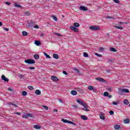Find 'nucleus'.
I'll return each mask as SVG.
<instances>
[{"label":"nucleus","instance_id":"obj_1","mask_svg":"<svg viewBox=\"0 0 130 130\" xmlns=\"http://www.w3.org/2000/svg\"><path fill=\"white\" fill-rule=\"evenodd\" d=\"M76 101L77 103H79L81 106H83L85 109H82V110H84V111H90L89 109H88L89 108V106H88V105L86 104L84 101L77 99H76Z\"/></svg>","mask_w":130,"mask_h":130},{"label":"nucleus","instance_id":"obj_2","mask_svg":"<svg viewBox=\"0 0 130 130\" xmlns=\"http://www.w3.org/2000/svg\"><path fill=\"white\" fill-rule=\"evenodd\" d=\"M24 62H26V63H28V64H33L35 63V60L31 59H25Z\"/></svg>","mask_w":130,"mask_h":130},{"label":"nucleus","instance_id":"obj_3","mask_svg":"<svg viewBox=\"0 0 130 130\" xmlns=\"http://www.w3.org/2000/svg\"><path fill=\"white\" fill-rule=\"evenodd\" d=\"M89 29L92 30V31H97L100 29V27L98 26H90L89 27Z\"/></svg>","mask_w":130,"mask_h":130},{"label":"nucleus","instance_id":"obj_4","mask_svg":"<svg viewBox=\"0 0 130 130\" xmlns=\"http://www.w3.org/2000/svg\"><path fill=\"white\" fill-rule=\"evenodd\" d=\"M33 117V115L31 113H26L24 114V115L22 116L23 118L27 119L29 117Z\"/></svg>","mask_w":130,"mask_h":130},{"label":"nucleus","instance_id":"obj_5","mask_svg":"<svg viewBox=\"0 0 130 130\" xmlns=\"http://www.w3.org/2000/svg\"><path fill=\"white\" fill-rule=\"evenodd\" d=\"M34 24H35V22L34 21H30V22L27 23L26 26L27 28H31V27H33Z\"/></svg>","mask_w":130,"mask_h":130},{"label":"nucleus","instance_id":"obj_6","mask_svg":"<svg viewBox=\"0 0 130 130\" xmlns=\"http://www.w3.org/2000/svg\"><path fill=\"white\" fill-rule=\"evenodd\" d=\"M119 92L120 93H129V90L127 89H124V88H123V89H121L119 90Z\"/></svg>","mask_w":130,"mask_h":130},{"label":"nucleus","instance_id":"obj_7","mask_svg":"<svg viewBox=\"0 0 130 130\" xmlns=\"http://www.w3.org/2000/svg\"><path fill=\"white\" fill-rule=\"evenodd\" d=\"M70 29L72 30V31H74V32H79V30L77 27H76L74 26H70Z\"/></svg>","mask_w":130,"mask_h":130},{"label":"nucleus","instance_id":"obj_8","mask_svg":"<svg viewBox=\"0 0 130 130\" xmlns=\"http://www.w3.org/2000/svg\"><path fill=\"white\" fill-rule=\"evenodd\" d=\"M51 79L53 82H57L58 81V78L55 76H51Z\"/></svg>","mask_w":130,"mask_h":130},{"label":"nucleus","instance_id":"obj_9","mask_svg":"<svg viewBox=\"0 0 130 130\" xmlns=\"http://www.w3.org/2000/svg\"><path fill=\"white\" fill-rule=\"evenodd\" d=\"M79 10H80V11H88V8L86 7H84V6H80L79 7Z\"/></svg>","mask_w":130,"mask_h":130},{"label":"nucleus","instance_id":"obj_10","mask_svg":"<svg viewBox=\"0 0 130 130\" xmlns=\"http://www.w3.org/2000/svg\"><path fill=\"white\" fill-rule=\"evenodd\" d=\"M95 80L99 81V82H106V80L102 78H95Z\"/></svg>","mask_w":130,"mask_h":130},{"label":"nucleus","instance_id":"obj_11","mask_svg":"<svg viewBox=\"0 0 130 130\" xmlns=\"http://www.w3.org/2000/svg\"><path fill=\"white\" fill-rule=\"evenodd\" d=\"M2 79L3 80V81H5V82H9V79L7 78H6V76L4 75L2 76Z\"/></svg>","mask_w":130,"mask_h":130},{"label":"nucleus","instance_id":"obj_12","mask_svg":"<svg viewBox=\"0 0 130 130\" xmlns=\"http://www.w3.org/2000/svg\"><path fill=\"white\" fill-rule=\"evenodd\" d=\"M76 91H78L80 93H81L82 94H83L84 93V90L82 88H77Z\"/></svg>","mask_w":130,"mask_h":130},{"label":"nucleus","instance_id":"obj_13","mask_svg":"<svg viewBox=\"0 0 130 130\" xmlns=\"http://www.w3.org/2000/svg\"><path fill=\"white\" fill-rule=\"evenodd\" d=\"M71 93L72 94V95H77V94H78V92L76 90H72L71 91Z\"/></svg>","mask_w":130,"mask_h":130},{"label":"nucleus","instance_id":"obj_14","mask_svg":"<svg viewBox=\"0 0 130 130\" xmlns=\"http://www.w3.org/2000/svg\"><path fill=\"white\" fill-rule=\"evenodd\" d=\"M81 117L83 120H87L88 119V117L85 115H81Z\"/></svg>","mask_w":130,"mask_h":130},{"label":"nucleus","instance_id":"obj_15","mask_svg":"<svg viewBox=\"0 0 130 130\" xmlns=\"http://www.w3.org/2000/svg\"><path fill=\"white\" fill-rule=\"evenodd\" d=\"M35 93L37 95H40V94H41V91H40V90L37 89L35 91Z\"/></svg>","mask_w":130,"mask_h":130},{"label":"nucleus","instance_id":"obj_16","mask_svg":"<svg viewBox=\"0 0 130 130\" xmlns=\"http://www.w3.org/2000/svg\"><path fill=\"white\" fill-rule=\"evenodd\" d=\"M35 44L36 45H37V46H39L41 44V43H40V41H35Z\"/></svg>","mask_w":130,"mask_h":130},{"label":"nucleus","instance_id":"obj_17","mask_svg":"<svg viewBox=\"0 0 130 130\" xmlns=\"http://www.w3.org/2000/svg\"><path fill=\"white\" fill-rule=\"evenodd\" d=\"M53 57L55 59H58V55L57 54H53Z\"/></svg>","mask_w":130,"mask_h":130},{"label":"nucleus","instance_id":"obj_18","mask_svg":"<svg viewBox=\"0 0 130 130\" xmlns=\"http://www.w3.org/2000/svg\"><path fill=\"white\" fill-rule=\"evenodd\" d=\"M114 27L116 29H119L120 30H122V29H123V27L121 26H114Z\"/></svg>","mask_w":130,"mask_h":130},{"label":"nucleus","instance_id":"obj_19","mask_svg":"<svg viewBox=\"0 0 130 130\" xmlns=\"http://www.w3.org/2000/svg\"><path fill=\"white\" fill-rule=\"evenodd\" d=\"M74 26L76 27V28H78V27H80V24H79V23H78V22H75L74 24Z\"/></svg>","mask_w":130,"mask_h":130},{"label":"nucleus","instance_id":"obj_20","mask_svg":"<svg viewBox=\"0 0 130 130\" xmlns=\"http://www.w3.org/2000/svg\"><path fill=\"white\" fill-rule=\"evenodd\" d=\"M114 128L115 129H119V128H120V125H115L114 126Z\"/></svg>","mask_w":130,"mask_h":130},{"label":"nucleus","instance_id":"obj_21","mask_svg":"<svg viewBox=\"0 0 130 130\" xmlns=\"http://www.w3.org/2000/svg\"><path fill=\"white\" fill-rule=\"evenodd\" d=\"M14 6L15 8H22V6L20 5H18L17 3H14Z\"/></svg>","mask_w":130,"mask_h":130},{"label":"nucleus","instance_id":"obj_22","mask_svg":"<svg viewBox=\"0 0 130 130\" xmlns=\"http://www.w3.org/2000/svg\"><path fill=\"white\" fill-rule=\"evenodd\" d=\"M129 103L128 102V101L127 100H124L123 101V104H125V105H128V104Z\"/></svg>","mask_w":130,"mask_h":130},{"label":"nucleus","instance_id":"obj_23","mask_svg":"<svg viewBox=\"0 0 130 130\" xmlns=\"http://www.w3.org/2000/svg\"><path fill=\"white\" fill-rule=\"evenodd\" d=\"M123 122L125 123H129V119H125L123 120Z\"/></svg>","mask_w":130,"mask_h":130},{"label":"nucleus","instance_id":"obj_24","mask_svg":"<svg viewBox=\"0 0 130 130\" xmlns=\"http://www.w3.org/2000/svg\"><path fill=\"white\" fill-rule=\"evenodd\" d=\"M34 128H36V129H40L41 128L40 126L38 125H36L34 126Z\"/></svg>","mask_w":130,"mask_h":130},{"label":"nucleus","instance_id":"obj_25","mask_svg":"<svg viewBox=\"0 0 130 130\" xmlns=\"http://www.w3.org/2000/svg\"><path fill=\"white\" fill-rule=\"evenodd\" d=\"M34 58L35 59H39V55L38 54H35L34 56Z\"/></svg>","mask_w":130,"mask_h":130},{"label":"nucleus","instance_id":"obj_26","mask_svg":"<svg viewBox=\"0 0 130 130\" xmlns=\"http://www.w3.org/2000/svg\"><path fill=\"white\" fill-rule=\"evenodd\" d=\"M88 90H90V91H92V90H94V87H93L92 86H89L88 87Z\"/></svg>","mask_w":130,"mask_h":130},{"label":"nucleus","instance_id":"obj_27","mask_svg":"<svg viewBox=\"0 0 130 130\" xmlns=\"http://www.w3.org/2000/svg\"><path fill=\"white\" fill-rule=\"evenodd\" d=\"M22 35L23 36H27V35H28V32L25 31H22Z\"/></svg>","mask_w":130,"mask_h":130},{"label":"nucleus","instance_id":"obj_28","mask_svg":"<svg viewBox=\"0 0 130 130\" xmlns=\"http://www.w3.org/2000/svg\"><path fill=\"white\" fill-rule=\"evenodd\" d=\"M73 71H74V72H75L77 74H79V73H80V71H79V70L77 69V68H73Z\"/></svg>","mask_w":130,"mask_h":130},{"label":"nucleus","instance_id":"obj_29","mask_svg":"<svg viewBox=\"0 0 130 130\" xmlns=\"http://www.w3.org/2000/svg\"><path fill=\"white\" fill-rule=\"evenodd\" d=\"M22 95H23V96H26L27 95V92L26 91H23L21 92Z\"/></svg>","mask_w":130,"mask_h":130},{"label":"nucleus","instance_id":"obj_30","mask_svg":"<svg viewBox=\"0 0 130 130\" xmlns=\"http://www.w3.org/2000/svg\"><path fill=\"white\" fill-rule=\"evenodd\" d=\"M100 116L101 119H103V120H105V117H104V115H103V114H101Z\"/></svg>","mask_w":130,"mask_h":130},{"label":"nucleus","instance_id":"obj_31","mask_svg":"<svg viewBox=\"0 0 130 130\" xmlns=\"http://www.w3.org/2000/svg\"><path fill=\"white\" fill-rule=\"evenodd\" d=\"M44 55H45V56H46L47 58H51L50 56H49V55L47 54V53L44 52Z\"/></svg>","mask_w":130,"mask_h":130},{"label":"nucleus","instance_id":"obj_32","mask_svg":"<svg viewBox=\"0 0 130 130\" xmlns=\"http://www.w3.org/2000/svg\"><path fill=\"white\" fill-rule=\"evenodd\" d=\"M109 95V93H108V92L106 91L105 92H104V96H108Z\"/></svg>","mask_w":130,"mask_h":130},{"label":"nucleus","instance_id":"obj_33","mask_svg":"<svg viewBox=\"0 0 130 130\" xmlns=\"http://www.w3.org/2000/svg\"><path fill=\"white\" fill-rule=\"evenodd\" d=\"M111 51H113V52H116L117 51V49H115L114 48H111Z\"/></svg>","mask_w":130,"mask_h":130},{"label":"nucleus","instance_id":"obj_34","mask_svg":"<svg viewBox=\"0 0 130 130\" xmlns=\"http://www.w3.org/2000/svg\"><path fill=\"white\" fill-rule=\"evenodd\" d=\"M24 15L25 16H30V12H25L24 13Z\"/></svg>","mask_w":130,"mask_h":130},{"label":"nucleus","instance_id":"obj_35","mask_svg":"<svg viewBox=\"0 0 130 130\" xmlns=\"http://www.w3.org/2000/svg\"><path fill=\"white\" fill-rule=\"evenodd\" d=\"M83 56H84L85 57H88V56H89V55H88V53H87L86 52H84L83 53Z\"/></svg>","mask_w":130,"mask_h":130},{"label":"nucleus","instance_id":"obj_36","mask_svg":"<svg viewBox=\"0 0 130 130\" xmlns=\"http://www.w3.org/2000/svg\"><path fill=\"white\" fill-rule=\"evenodd\" d=\"M62 121H63V122H64V123H68V120L67 119H62Z\"/></svg>","mask_w":130,"mask_h":130},{"label":"nucleus","instance_id":"obj_37","mask_svg":"<svg viewBox=\"0 0 130 130\" xmlns=\"http://www.w3.org/2000/svg\"><path fill=\"white\" fill-rule=\"evenodd\" d=\"M119 103V102H113L112 103V104L113 105H118Z\"/></svg>","mask_w":130,"mask_h":130},{"label":"nucleus","instance_id":"obj_38","mask_svg":"<svg viewBox=\"0 0 130 130\" xmlns=\"http://www.w3.org/2000/svg\"><path fill=\"white\" fill-rule=\"evenodd\" d=\"M28 88L29 90H34V87H33V86H28Z\"/></svg>","mask_w":130,"mask_h":130},{"label":"nucleus","instance_id":"obj_39","mask_svg":"<svg viewBox=\"0 0 130 130\" xmlns=\"http://www.w3.org/2000/svg\"><path fill=\"white\" fill-rule=\"evenodd\" d=\"M52 17H53V20H54V21H57V17L55 16H53Z\"/></svg>","mask_w":130,"mask_h":130},{"label":"nucleus","instance_id":"obj_40","mask_svg":"<svg viewBox=\"0 0 130 130\" xmlns=\"http://www.w3.org/2000/svg\"><path fill=\"white\" fill-rule=\"evenodd\" d=\"M109 113L110 115H113V114H114V112H113V111H110Z\"/></svg>","mask_w":130,"mask_h":130},{"label":"nucleus","instance_id":"obj_41","mask_svg":"<svg viewBox=\"0 0 130 130\" xmlns=\"http://www.w3.org/2000/svg\"><path fill=\"white\" fill-rule=\"evenodd\" d=\"M43 107H44V108L46 110H48V107L46 106H42Z\"/></svg>","mask_w":130,"mask_h":130},{"label":"nucleus","instance_id":"obj_42","mask_svg":"<svg viewBox=\"0 0 130 130\" xmlns=\"http://www.w3.org/2000/svg\"><path fill=\"white\" fill-rule=\"evenodd\" d=\"M95 55H96V56H99V57H102V55L99 54L97 53H95Z\"/></svg>","mask_w":130,"mask_h":130},{"label":"nucleus","instance_id":"obj_43","mask_svg":"<svg viewBox=\"0 0 130 130\" xmlns=\"http://www.w3.org/2000/svg\"><path fill=\"white\" fill-rule=\"evenodd\" d=\"M108 90L109 92H111V91H112V90H113L112 87L108 88Z\"/></svg>","mask_w":130,"mask_h":130},{"label":"nucleus","instance_id":"obj_44","mask_svg":"<svg viewBox=\"0 0 130 130\" xmlns=\"http://www.w3.org/2000/svg\"><path fill=\"white\" fill-rule=\"evenodd\" d=\"M55 35H57V36H59V37L62 36H61V35H60V34L56 33V32L55 33Z\"/></svg>","mask_w":130,"mask_h":130},{"label":"nucleus","instance_id":"obj_45","mask_svg":"<svg viewBox=\"0 0 130 130\" xmlns=\"http://www.w3.org/2000/svg\"><path fill=\"white\" fill-rule=\"evenodd\" d=\"M116 4H119V0H113Z\"/></svg>","mask_w":130,"mask_h":130},{"label":"nucleus","instance_id":"obj_46","mask_svg":"<svg viewBox=\"0 0 130 130\" xmlns=\"http://www.w3.org/2000/svg\"><path fill=\"white\" fill-rule=\"evenodd\" d=\"M106 18L107 19H113V17H112V16H107Z\"/></svg>","mask_w":130,"mask_h":130},{"label":"nucleus","instance_id":"obj_47","mask_svg":"<svg viewBox=\"0 0 130 130\" xmlns=\"http://www.w3.org/2000/svg\"><path fill=\"white\" fill-rule=\"evenodd\" d=\"M3 29L5 30V31H9V28H7V27H3Z\"/></svg>","mask_w":130,"mask_h":130},{"label":"nucleus","instance_id":"obj_48","mask_svg":"<svg viewBox=\"0 0 130 130\" xmlns=\"http://www.w3.org/2000/svg\"><path fill=\"white\" fill-rule=\"evenodd\" d=\"M28 70H35V68L31 67L28 68Z\"/></svg>","mask_w":130,"mask_h":130},{"label":"nucleus","instance_id":"obj_49","mask_svg":"<svg viewBox=\"0 0 130 130\" xmlns=\"http://www.w3.org/2000/svg\"><path fill=\"white\" fill-rule=\"evenodd\" d=\"M63 74H64V75H66V76L68 75V72H67L66 71H63Z\"/></svg>","mask_w":130,"mask_h":130},{"label":"nucleus","instance_id":"obj_50","mask_svg":"<svg viewBox=\"0 0 130 130\" xmlns=\"http://www.w3.org/2000/svg\"><path fill=\"white\" fill-rule=\"evenodd\" d=\"M19 78H24V75H19L18 76Z\"/></svg>","mask_w":130,"mask_h":130},{"label":"nucleus","instance_id":"obj_51","mask_svg":"<svg viewBox=\"0 0 130 130\" xmlns=\"http://www.w3.org/2000/svg\"><path fill=\"white\" fill-rule=\"evenodd\" d=\"M34 28L36 29H39V26L38 25H35Z\"/></svg>","mask_w":130,"mask_h":130},{"label":"nucleus","instance_id":"obj_52","mask_svg":"<svg viewBox=\"0 0 130 130\" xmlns=\"http://www.w3.org/2000/svg\"><path fill=\"white\" fill-rule=\"evenodd\" d=\"M6 4L7 5V6H10V5H11V3L9 2H6Z\"/></svg>","mask_w":130,"mask_h":130},{"label":"nucleus","instance_id":"obj_53","mask_svg":"<svg viewBox=\"0 0 130 130\" xmlns=\"http://www.w3.org/2000/svg\"><path fill=\"white\" fill-rule=\"evenodd\" d=\"M122 22L121 21L119 22V25H122V24H126V23Z\"/></svg>","mask_w":130,"mask_h":130},{"label":"nucleus","instance_id":"obj_54","mask_svg":"<svg viewBox=\"0 0 130 130\" xmlns=\"http://www.w3.org/2000/svg\"><path fill=\"white\" fill-rule=\"evenodd\" d=\"M12 106L15 107H18V105H15V104H12Z\"/></svg>","mask_w":130,"mask_h":130},{"label":"nucleus","instance_id":"obj_55","mask_svg":"<svg viewBox=\"0 0 130 130\" xmlns=\"http://www.w3.org/2000/svg\"><path fill=\"white\" fill-rule=\"evenodd\" d=\"M58 101L60 103H63V102H62V100L61 99H59Z\"/></svg>","mask_w":130,"mask_h":130},{"label":"nucleus","instance_id":"obj_56","mask_svg":"<svg viewBox=\"0 0 130 130\" xmlns=\"http://www.w3.org/2000/svg\"><path fill=\"white\" fill-rule=\"evenodd\" d=\"M15 114H17L18 115H21V113L17 112V113H15Z\"/></svg>","mask_w":130,"mask_h":130},{"label":"nucleus","instance_id":"obj_57","mask_svg":"<svg viewBox=\"0 0 130 130\" xmlns=\"http://www.w3.org/2000/svg\"><path fill=\"white\" fill-rule=\"evenodd\" d=\"M93 90V92H94V93H96V92H97V90L96 89H92Z\"/></svg>","mask_w":130,"mask_h":130},{"label":"nucleus","instance_id":"obj_58","mask_svg":"<svg viewBox=\"0 0 130 130\" xmlns=\"http://www.w3.org/2000/svg\"><path fill=\"white\" fill-rule=\"evenodd\" d=\"M100 50H101V51H102V50H104V48H102V47H100Z\"/></svg>","mask_w":130,"mask_h":130},{"label":"nucleus","instance_id":"obj_59","mask_svg":"<svg viewBox=\"0 0 130 130\" xmlns=\"http://www.w3.org/2000/svg\"><path fill=\"white\" fill-rule=\"evenodd\" d=\"M68 123H70V124H72L73 123V122L68 120Z\"/></svg>","mask_w":130,"mask_h":130},{"label":"nucleus","instance_id":"obj_60","mask_svg":"<svg viewBox=\"0 0 130 130\" xmlns=\"http://www.w3.org/2000/svg\"><path fill=\"white\" fill-rule=\"evenodd\" d=\"M8 91H10L11 92H12L13 91V89H12L11 88H8Z\"/></svg>","mask_w":130,"mask_h":130},{"label":"nucleus","instance_id":"obj_61","mask_svg":"<svg viewBox=\"0 0 130 130\" xmlns=\"http://www.w3.org/2000/svg\"><path fill=\"white\" fill-rule=\"evenodd\" d=\"M73 107H75V108H78V106L77 105H74Z\"/></svg>","mask_w":130,"mask_h":130},{"label":"nucleus","instance_id":"obj_62","mask_svg":"<svg viewBox=\"0 0 130 130\" xmlns=\"http://www.w3.org/2000/svg\"><path fill=\"white\" fill-rule=\"evenodd\" d=\"M53 111H54V112H57V109H54Z\"/></svg>","mask_w":130,"mask_h":130},{"label":"nucleus","instance_id":"obj_63","mask_svg":"<svg viewBox=\"0 0 130 130\" xmlns=\"http://www.w3.org/2000/svg\"><path fill=\"white\" fill-rule=\"evenodd\" d=\"M40 36H44V34L43 33L41 34Z\"/></svg>","mask_w":130,"mask_h":130},{"label":"nucleus","instance_id":"obj_64","mask_svg":"<svg viewBox=\"0 0 130 130\" xmlns=\"http://www.w3.org/2000/svg\"><path fill=\"white\" fill-rule=\"evenodd\" d=\"M108 98L110 99L112 98L111 95H109L108 96Z\"/></svg>","mask_w":130,"mask_h":130}]
</instances>
